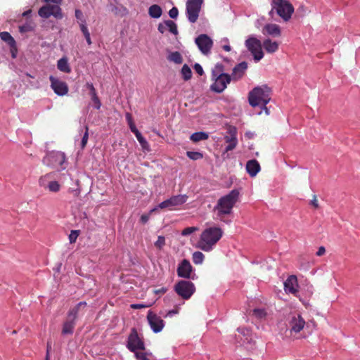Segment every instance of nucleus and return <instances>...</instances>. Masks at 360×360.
<instances>
[{
  "mask_svg": "<svg viewBox=\"0 0 360 360\" xmlns=\"http://www.w3.org/2000/svg\"><path fill=\"white\" fill-rule=\"evenodd\" d=\"M239 192L234 189L217 200L214 207V211L217 212V217L221 221L226 222L224 220V217L232 213L233 208L237 202Z\"/></svg>",
  "mask_w": 360,
  "mask_h": 360,
  "instance_id": "obj_1",
  "label": "nucleus"
},
{
  "mask_svg": "<svg viewBox=\"0 0 360 360\" xmlns=\"http://www.w3.org/2000/svg\"><path fill=\"white\" fill-rule=\"evenodd\" d=\"M222 236L223 231L221 228L217 226L207 228L202 232L197 248L205 252H209L213 249Z\"/></svg>",
  "mask_w": 360,
  "mask_h": 360,
  "instance_id": "obj_2",
  "label": "nucleus"
},
{
  "mask_svg": "<svg viewBox=\"0 0 360 360\" xmlns=\"http://www.w3.org/2000/svg\"><path fill=\"white\" fill-rule=\"evenodd\" d=\"M271 90L266 85L255 87L248 94V101L251 106H262L266 115L269 114L266 105L271 100Z\"/></svg>",
  "mask_w": 360,
  "mask_h": 360,
  "instance_id": "obj_3",
  "label": "nucleus"
},
{
  "mask_svg": "<svg viewBox=\"0 0 360 360\" xmlns=\"http://www.w3.org/2000/svg\"><path fill=\"white\" fill-rule=\"evenodd\" d=\"M271 9L269 13V16L273 18L274 13L281 17L283 21L288 22L294 13V7L288 0H271Z\"/></svg>",
  "mask_w": 360,
  "mask_h": 360,
  "instance_id": "obj_4",
  "label": "nucleus"
},
{
  "mask_svg": "<svg viewBox=\"0 0 360 360\" xmlns=\"http://www.w3.org/2000/svg\"><path fill=\"white\" fill-rule=\"evenodd\" d=\"M204 0H187L186 13L188 20L191 23L197 22Z\"/></svg>",
  "mask_w": 360,
  "mask_h": 360,
  "instance_id": "obj_5",
  "label": "nucleus"
},
{
  "mask_svg": "<svg viewBox=\"0 0 360 360\" xmlns=\"http://www.w3.org/2000/svg\"><path fill=\"white\" fill-rule=\"evenodd\" d=\"M127 348L131 352L137 350L144 351L146 349L143 340L139 336L137 330L131 328L127 338Z\"/></svg>",
  "mask_w": 360,
  "mask_h": 360,
  "instance_id": "obj_6",
  "label": "nucleus"
},
{
  "mask_svg": "<svg viewBox=\"0 0 360 360\" xmlns=\"http://www.w3.org/2000/svg\"><path fill=\"white\" fill-rule=\"evenodd\" d=\"M38 14L43 18H49L51 15L58 20L63 18L62 9L59 5L47 4L41 7L38 11Z\"/></svg>",
  "mask_w": 360,
  "mask_h": 360,
  "instance_id": "obj_7",
  "label": "nucleus"
},
{
  "mask_svg": "<svg viewBox=\"0 0 360 360\" xmlns=\"http://www.w3.org/2000/svg\"><path fill=\"white\" fill-rule=\"evenodd\" d=\"M248 50L252 54L256 62L259 61L264 57L262 46L260 40L255 37H250L245 41Z\"/></svg>",
  "mask_w": 360,
  "mask_h": 360,
  "instance_id": "obj_8",
  "label": "nucleus"
},
{
  "mask_svg": "<svg viewBox=\"0 0 360 360\" xmlns=\"http://www.w3.org/2000/svg\"><path fill=\"white\" fill-rule=\"evenodd\" d=\"M175 292L185 300L189 299L195 290L194 284L188 281H180L174 286Z\"/></svg>",
  "mask_w": 360,
  "mask_h": 360,
  "instance_id": "obj_9",
  "label": "nucleus"
},
{
  "mask_svg": "<svg viewBox=\"0 0 360 360\" xmlns=\"http://www.w3.org/2000/svg\"><path fill=\"white\" fill-rule=\"evenodd\" d=\"M214 82L211 86V89L217 93H221L231 81V77L226 73H220L215 76Z\"/></svg>",
  "mask_w": 360,
  "mask_h": 360,
  "instance_id": "obj_10",
  "label": "nucleus"
},
{
  "mask_svg": "<svg viewBox=\"0 0 360 360\" xmlns=\"http://www.w3.org/2000/svg\"><path fill=\"white\" fill-rule=\"evenodd\" d=\"M195 42L202 53L207 55L210 53L213 46V41L207 34H200L195 38Z\"/></svg>",
  "mask_w": 360,
  "mask_h": 360,
  "instance_id": "obj_11",
  "label": "nucleus"
},
{
  "mask_svg": "<svg viewBox=\"0 0 360 360\" xmlns=\"http://www.w3.org/2000/svg\"><path fill=\"white\" fill-rule=\"evenodd\" d=\"M306 322L300 314H291L288 326L291 334L300 333L304 327Z\"/></svg>",
  "mask_w": 360,
  "mask_h": 360,
  "instance_id": "obj_12",
  "label": "nucleus"
},
{
  "mask_svg": "<svg viewBox=\"0 0 360 360\" xmlns=\"http://www.w3.org/2000/svg\"><path fill=\"white\" fill-rule=\"evenodd\" d=\"M65 161V154L60 152H52L43 159L44 164L51 167H61Z\"/></svg>",
  "mask_w": 360,
  "mask_h": 360,
  "instance_id": "obj_13",
  "label": "nucleus"
},
{
  "mask_svg": "<svg viewBox=\"0 0 360 360\" xmlns=\"http://www.w3.org/2000/svg\"><path fill=\"white\" fill-rule=\"evenodd\" d=\"M147 319L151 329L154 333H158L163 329L165 326L164 321L161 317L158 316L152 311H148L147 314Z\"/></svg>",
  "mask_w": 360,
  "mask_h": 360,
  "instance_id": "obj_14",
  "label": "nucleus"
},
{
  "mask_svg": "<svg viewBox=\"0 0 360 360\" xmlns=\"http://www.w3.org/2000/svg\"><path fill=\"white\" fill-rule=\"evenodd\" d=\"M51 87L58 96H65L68 92V86L66 82L55 78L53 76L49 77Z\"/></svg>",
  "mask_w": 360,
  "mask_h": 360,
  "instance_id": "obj_15",
  "label": "nucleus"
},
{
  "mask_svg": "<svg viewBox=\"0 0 360 360\" xmlns=\"http://www.w3.org/2000/svg\"><path fill=\"white\" fill-rule=\"evenodd\" d=\"M192 271L193 267L188 260L184 259L179 263L177 268V275L179 277L190 278Z\"/></svg>",
  "mask_w": 360,
  "mask_h": 360,
  "instance_id": "obj_16",
  "label": "nucleus"
},
{
  "mask_svg": "<svg viewBox=\"0 0 360 360\" xmlns=\"http://www.w3.org/2000/svg\"><path fill=\"white\" fill-rule=\"evenodd\" d=\"M298 282L296 276H290L284 282V289L287 293L296 295L298 292Z\"/></svg>",
  "mask_w": 360,
  "mask_h": 360,
  "instance_id": "obj_17",
  "label": "nucleus"
},
{
  "mask_svg": "<svg viewBox=\"0 0 360 360\" xmlns=\"http://www.w3.org/2000/svg\"><path fill=\"white\" fill-rule=\"evenodd\" d=\"M248 67V63L245 61L236 65L233 69L232 75L231 76V79L233 81H238L240 79L244 76Z\"/></svg>",
  "mask_w": 360,
  "mask_h": 360,
  "instance_id": "obj_18",
  "label": "nucleus"
},
{
  "mask_svg": "<svg viewBox=\"0 0 360 360\" xmlns=\"http://www.w3.org/2000/svg\"><path fill=\"white\" fill-rule=\"evenodd\" d=\"M262 33L266 36H271L274 37H280L281 34V27L277 24L269 23L265 25L262 28Z\"/></svg>",
  "mask_w": 360,
  "mask_h": 360,
  "instance_id": "obj_19",
  "label": "nucleus"
},
{
  "mask_svg": "<svg viewBox=\"0 0 360 360\" xmlns=\"http://www.w3.org/2000/svg\"><path fill=\"white\" fill-rule=\"evenodd\" d=\"M229 133L231 134V136L225 137L226 142L228 143V145L226 147V151H229L234 149L238 142L236 136V129H231L229 130Z\"/></svg>",
  "mask_w": 360,
  "mask_h": 360,
  "instance_id": "obj_20",
  "label": "nucleus"
},
{
  "mask_svg": "<svg viewBox=\"0 0 360 360\" xmlns=\"http://www.w3.org/2000/svg\"><path fill=\"white\" fill-rule=\"evenodd\" d=\"M246 170L250 176H255L260 170V165L256 160H249L246 164Z\"/></svg>",
  "mask_w": 360,
  "mask_h": 360,
  "instance_id": "obj_21",
  "label": "nucleus"
},
{
  "mask_svg": "<svg viewBox=\"0 0 360 360\" xmlns=\"http://www.w3.org/2000/svg\"><path fill=\"white\" fill-rule=\"evenodd\" d=\"M262 45L265 51L269 53H275L278 51L279 46L276 41H273L270 39H265Z\"/></svg>",
  "mask_w": 360,
  "mask_h": 360,
  "instance_id": "obj_22",
  "label": "nucleus"
},
{
  "mask_svg": "<svg viewBox=\"0 0 360 360\" xmlns=\"http://www.w3.org/2000/svg\"><path fill=\"white\" fill-rule=\"evenodd\" d=\"M86 306V302H79L75 307L71 309L68 314V318L73 320L75 321V320L77 318V314L79 313V311L81 308H84Z\"/></svg>",
  "mask_w": 360,
  "mask_h": 360,
  "instance_id": "obj_23",
  "label": "nucleus"
},
{
  "mask_svg": "<svg viewBox=\"0 0 360 360\" xmlns=\"http://www.w3.org/2000/svg\"><path fill=\"white\" fill-rule=\"evenodd\" d=\"M75 326V321L68 318L66 321L63 323L62 334H72L74 330V328Z\"/></svg>",
  "mask_w": 360,
  "mask_h": 360,
  "instance_id": "obj_24",
  "label": "nucleus"
},
{
  "mask_svg": "<svg viewBox=\"0 0 360 360\" xmlns=\"http://www.w3.org/2000/svg\"><path fill=\"white\" fill-rule=\"evenodd\" d=\"M148 14L153 18H159L162 14V8L159 5L153 4L149 7Z\"/></svg>",
  "mask_w": 360,
  "mask_h": 360,
  "instance_id": "obj_25",
  "label": "nucleus"
},
{
  "mask_svg": "<svg viewBox=\"0 0 360 360\" xmlns=\"http://www.w3.org/2000/svg\"><path fill=\"white\" fill-rule=\"evenodd\" d=\"M188 197L186 195H178L170 198L169 202L172 207L181 205L185 203L187 200Z\"/></svg>",
  "mask_w": 360,
  "mask_h": 360,
  "instance_id": "obj_26",
  "label": "nucleus"
},
{
  "mask_svg": "<svg viewBox=\"0 0 360 360\" xmlns=\"http://www.w3.org/2000/svg\"><path fill=\"white\" fill-rule=\"evenodd\" d=\"M57 67L60 71L65 73H70L71 72V68L68 64V59L65 57L58 60Z\"/></svg>",
  "mask_w": 360,
  "mask_h": 360,
  "instance_id": "obj_27",
  "label": "nucleus"
},
{
  "mask_svg": "<svg viewBox=\"0 0 360 360\" xmlns=\"http://www.w3.org/2000/svg\"><path fill=\"white\" fill-rule=\"evenodd\" d=\"M209 138L208 134L206 132L204 131H198L195 132L193 134H191L190 139L196 143L199 142L200 141L207 140Z\"/></svg>",
  "mask_w": 360,
  "mask_h": 360,
  "instance_id": "obj_28",
  "label": "nucleus"
},
{
  "mask_svg": "<svg viewBox=\"0 0 360 360\" xmlns=\"http://www.w3.org/2000/svg\"><path fill=\"white\" fill-rule=\"evenodd\" d=\"M0 38L2 41L7 43V44L11 46V45H13L15 44V40L14 38L11 35V34L8 32H0Z\"/></svg>",
  "mask_w": 360,
  "mask_h": 360,
  "instance_id": "obj_29",
  "label": "nucleus"
},
{
  "mask_svg": "<svg viewBox=\"0 0 360 360\" xmlns=\"http://www.w3.org/2000/svg\"><path fill=\"white\" fill-rule=\"evenodd\" d=\"M168 59L176 64H181L183 62V58L181 53L178 51L172 52L168 57Z\"/></svg>",
  "mask_w": 360,
  "mask_h": 360,
  "instance_id": "obj_30",
  "label": "nucleus"
},
{
  "mask_svg": "<svg viewBox=\"0 0 360 360\" xmlns=\"http://www.w3.org/2000/svg\"><path fill=\"white\" fill-rule=\"evenodd\" d=\"M181 74L185 81L189 80L192 77V72L189 66L184 64L181 68Z\"/></svg>",
  "mask_w": 360,
  "mask_h": 360,
  "instance_id": "obj_31",
  "label": "nucleus"
},
{
  "mask_svg": "<svg viewBox=\"0 0 360 360\" xmlns=\"http://www.w3.org/2000/svg\"><path fill=\"white\" fill-rule=\"evenodd\" d=\"M165 25H167V28H168L169 31L172 34L174 35H177L179 34L177 25L174 21L171 20H165Z\"/></svg>",
  "mask_w": 360,
  "mask_h": 360,
  "instance_id": "obj_32",
  "label": "nucleus"
},
{
  "mask_svg": "<svg viewBox=\"0 0 360 360\" xmlns=\"http://www.w3.org/2000/svg\"><path fill=\"white\" fill-rule=\"evenodd\" d=\"M205 259V255L199 251H196L193 253L192 259L194 264H200L202 263Z\"/></svg>",
  "mask_w": 360,
  "mask_h": 360,
  "instance_id": "obj_33",
  "label": "nucleus"
},
{
  "mask_svg": "<svg viewBox=\"0 0 360 360\" xmlns=\"http://www.w3.org/2000/svg\"><path fill=\"white\" fill-rule=\"evenodd\" d=\"M47 188L49 191L56 193L58 192L60 189V185L56 181H48Z\"/></svg>",
  "mask_w": 360,
  "mask_h": 360,
  "instance_id": "obj_34",
  "label": "nucleus"
},
{
  "mask_svg": "<svg viewBox=\"0 0 360 360\" xmlns=\"http://www.w3.org/2000/svg\"><path fill=\"white\" fill-rule=\"evenodd\" d=\"M51 174H46L44 176H42L39 179V185L44 188H46L48 185V181H51Z\"/></svg>",
  "mask_w": 360,
  "mask_h": 360,
  "instance_id": "obj_35",
  "label": "nucleus"
},
{
  "mask_svg": "<svg viewBox=\"0 0 360 360\" xmlns=\"http://www.w3.org/2000/svg\"><path fill=\"white\" fill-rule=\"evenodd\" d=\"M134 353L135 354L136 360H150L148 356H150V354H148L141 350H137Z\"/></svg>",
  "mask_w": 360,
  "mask_h": 360,
  "instance_id": "obj_36",
  "label": "nucleus"
},
{
  "mask_svg": "<svg viewBox=\"0 0 360 360\" xmlns=\"http://www.w3.org/2000/svg\"><path fill=\"white\" fill-rule=\"evenodd\" d=\"M80 29L85 37V39H86L87 44L89 45H91L92 44V42H91V37H90V33L88 30L86 25H84V24L81 25Z\"/></svg>",
  "mask_w": 360,
  "mask_h": 360,
  "instance_id": "obj_37",
  "label": "nucleus"
},
{
  "mask_svg": "<svg viewBox=\"0 0 360 360\" xmlns=\"http://www.w3.org/2000/svg\"><path fill=\"white\" fill-rule=\"evenodd\" d=\"M186 155L193 160H198L203 158L202 153L200 152L188 151Z\"/></svg>",
  "mask_w": 360,
  "mask_h": 360,
  "instance_id": "obj_38",
  "label": "nucleus"
},
{
  "mask_svg": "<svg viewBox=\"0 0 360 360\" xmlns=\"http://www.w3.org/2000/svg\"><path fill=\"white\" fill-rule=\"evenodd\" d=\"M75 17L79 20V27H81V25L84 24L86 25V20L84 18L82 12L79 10H75Z\"/></svg>",
  "mask_w": 360,
  "mask_h": 360,
  "instance_id": "obj_39",
  "label": "nucleus"
},
{
  "mask_svg": "<svg viewBox=\"0 0 360 360\" xmlns=\"http://www.w3.org/2000/svg\"><path fill=\"white\" fill-rule=\"evenodd\" d=\"M252 313L253 315L258 319H263L266 315V313L264 309H255Z\"/></svg>",
  "mask_w": 360,
  "mask_h": 360,
  "instance_id": "obj_40",
  "label": "nucleus"
},
{
  "mask_svg": "<svg viewBox=\"0 0 360 360\" xmlns=\"http://www.w3.org/2000/svg\"><path fill=\"white\" fill-rule=\"evenodd\" d=\"M89 139V127L88 126H85V132L83 135V137L81 141V148H84L86 146L87 141Z\"/></svg>",
  "mask_w": 360,
  "mask_h": 360,
  "instance_id": "obj_41",
  "label": "nucleus"
},
{
  "mask_svg": "<svg viewBox=\"0 0 360 360\" xmlns=\"http://www.w3.org/2000/svg\"><path fill=\"white\" fill-rule=\"evenodd\" d=\"M137 140L139 141L143 149L150 150L149 144L142 135H141V136H138Z\"/></svg>",
  "mask_w": 360,
  "mask_h": 360,
  "instance_id": "obj_42",
  "label": "nucleus"
},
{
  "mask_svg": "<svg viewBox=\"0 0 360 360\" xmlns=\"http://www.w3.org/2000/svg\"><path fill=\"white\" fill-rule=\"evenodd\" d=\"M165 245V238L164 236H159L157 241L155 243V246L161 250L162 247Z\"/></svg>",
  "mask_w": 360,
  "mask_h": 360,
  "instance_id": "obj_43",
  "label": "nucleus"
},
{
  "mask_svg": "<svg viewBox=\"0 0 360 360\" xmlns=\"http://www.w3.org/2000/svg\"><path fill=\"white\" fill-rule=\"evenodd\" d=\"M79 231L78 230H73L71 231L70 234L69 235V240L70 243H75L79 236Z\"/></svg>",
  "mask_w": 360,
  "mask_h": 360,
  "instance_id": "obj_44",
  "label": "nucleus"
},
{
  "mask_svg": "<svg viewBox=\"0 0 360 360\" xmlns=\"http://www.w3.org/2000/svg\"><path fill=\"white\" fill-rule=\"evenodd\" d=\"M197 229H198L196 227H187L182 231L181 235L182 236L190 235V234L193 233L194 231H195Z\"/></svg>",
  "mask_w": 360,
  "mask_h": 360,
  "instance_id": "obj_45",
  "label": "nucleus"
},
{
  "mask_svg": "<svg viewBox=\"0 0 360 360\" xmlns=\"http://www.w3.org/2000/svg\"><path fill=\"white\" fill-rule=\"evenodd\" d=\"M179 15V10L176 7H173L169 11V15L171 18H176Z\"/></svg>",
  "mask_w": 360,
  "mask_h": 360,
  "instance_id": "obj_46",
  "label": "nucleus"
},
{
  "mask_svg": "<svg viewBox=\"0 0 360 360\" xmlns=\"http://www.w3.org/2000/svg\"><path fill=\"white\" fill-rule=\"evenodd\" d=\"M9 47H10V52L11 53V57L13 58H15L17 57V53H18V48H17L16 43L14 44L13 45H11Z\"/></svg>",
  "mask_w": 360,
  "mask_h": 360,
  "instance_id": "obj_47",
  "label": "nucleus"
},
{
  "mask_svg": "<svg viewBox=\"0 0 360 360\" xmlns=\"http://www.w3.org/2000/svg\"><path fill=\"white\" fill-rule=\"evenodd\" d=\"M32 30V27L29 25H23L19 26V31L21 33L28 32Z\"/></svg>",
  "mask_w": 360,
  "mask_h": 360,
  "instance_id": "obj_48",
  "label": "nucleus"
},
{
  "mask_svg": "<svg viewBox=\"0 0 360 360\" xmlns=\"http://www.w3.org/2000/svg\"><path fill=\"white\" fill-rule=\"evenodd\" d=\"M91 99H92L93 102H94V104H95V108H96V109H100V108H101V101H100V100H99V98H98V97L97 94H96V95H95V96H93L91 97Z\"/></svg>",
  "mask_w": 360,
  "mask_h": 360,
  "instance_id": "obj_49",
  "label": "nucleus"
},
{
  "mask_svg": "<svg viewBox=\"0 0 360 360\" xmlns=\"http://www.w3.org/2000/svg\"><path fill=\"white\" fill-rule=\"evenodd\" d=\"M193 68H194L195 71L196 72V73L198 74L199 75L201 76L204 74L203 69L199 63H195L194 65Z\"/></svg>",
  "mask_w": 360,
  "mask_h": 360,
  "instance_id": "obj_50",
  "label": "nucleus"
},
{
  "mask_svg": "<svg viewBox=\"0 0 360 360\" xmlns=\"http://www.w3.org/2000/svg\"><path fill=\"white\" fill-rule=\"evenodd\" d=\"M126 119L127 120L130 129H131V127H136L132 120L131 115L130 113L127 112L126 114Z\"/></svg>",
  "mask_w": 360,
  "mask_h": 360,
  "instance_id": "obj_51",
  "label": "nucleus"
},
{
  "mask_svg": "<svg viewBox=\"0 0 360 360\" xmlns=\"http://www.w3.org/2000/svg\"><path fill=\"white\" fill-rule=\"evenodd\" d=\"M151 304H132L131 308L134 309H139L150 307Z\"/></svg>",
  "mask_w": 360,
  "mask_h": 360,
  "instance_id": "obj_52",
  "label": "nucleus"
},
{
  "mask_svg": "<svg viewBox=\"0 0 360 360\" xmlns=\"http://www.w3.org/2000/svg\"><path fill=\"white\" fill-rule=\"evenodd\" d=\"M86 87L89 89L90 91V95L91 96V97L93 96H95L96 95V89L94 88L93 84L91 83H87L86 84Z\"/></svg>",
  "mask_w": 360,
  "mask_h": 360,
  "instance_id": "obj_53",
  "label": "nucleus"
},
{
  "mask_svg": "<svg viewBox=\"0 0 360 360\" xmlns=\"http://www.w3.org/2000/svg\"><path fill=\"white\" fill-rule=\"evenodd\" d=\"M171 205H170V202H169V200H166L163 202H162L160 205H159V207H160L161 209H163V208H167V207H171Z\"/></svg>",
  "mask_w": 360,
  "mask_h": 360,
  "instance_id": "obj_54",
  "label": "nucleus"
},
{
  "mask_svg": "<svg viewBox=\"0 0 360 360\" xmlns=\"http://www.w3.org/2000/svg\"><path fill=\"white\" fill-rule=\"evenodd\" d=\"M166 29L167 25H165V20L164 21L163 23H160L158 25V30L160 33L163 34L166 31Z\"/></svg>",
  "mask_w": 360,
  "mask_h": 360,
  "instance_id": "obj_55",
  "label": "nucleus"
},
{
  "mask_svg": "<svg viewBox=\"0 0 360 360\" xmlns=\"http://www.w3.org/2000/svg\"><path fill=\"white\" fill-rule=\"evenodd\" d=\"M310 204L315 208H319V205L316 195H314L313 199L311 200Z\"/></svg>",
  "mask_w": 360,
  "mask_h": 360,
  "instance_id": "obj_56",
  "label": "nucleus"
},
{
  "mask_svg": "<svg viewBox=\"0 0 360 360\" xmlns=\"http://www.w3.org/2000/svg\"><path fill=\"white\" fill-rule=\"evenodd\" d=\"M238 332L239 333L238 335H243V336H248L250 334L249 330L246 328H238Z\"/></svg>",
  "mask_w": 360,
  "mask_h": 360,
  "instance_id": "obj_57",
  "label": "nucleus"
},
{
  "mask_svg": "<svg viewBox=\"0 0 360 360\" xmlns=\"http://www.w3.org/2000/svg\"><path fill=\"white\" fill-rule=\"evenodd\" d=\"M224 70V67L221 64H217L215 66L214 70H213V76H217L216 72H222Z\"/></svg>",
  "mask_w": 360,
  "mask_h": 360,
  "instance_id": "obj_58",
  "label": "nucleus"
},
{
  "mask_svg": "<svg viewBox=\"0 0 360 360\" xmlns=\"http://www.w3.org/2000/svg\"><path fill=\"white\" fill-rule=\"evenodd\" d=\"M326 253V249L323 246L319 247L318 251L316 252V255L321 257Z\"/></svg>",
  "mask_w": 360,
  "mask_h": 360,
  "instance_id": "obj_59",
  "label": "nucleus"
},
{
  "mask_svg": "<svg viewBox=\"0 0 360 360\" xmlns=\"http://www.w3.org/2000/svg\"><path fill=\"white\" fill-rule=\"evenodd\" d=\"M166 292H167V288H160V289H158V290H154V293H155V294H160V295H163V294H165Z\"/></svg>",
  "mask_w": 360,
  "mask_h": 360,
  "instance_id": "obj_60",
  "label": "nucleus"
},
{
  "mask_svg": "<svg viewBox=\"0 0 360 360\" xmlns=\"http://www.w3.org/2000/svg\"><path fill=\"white\" fill-rule=\"evenodd\" d=\"M131 131L134 134L136 139L138 138V136H141V132L137 129L136 127H131Z\"/></svg>",
  "mask_w": 360,
  "mask_h": 360,
  "instance_id": "obj_61",
  "label": "nucleus"
},
{
  "mask_svg": "<svg viewBox=\"0 0 360 360\" xmlns=\"http://www.w3.org/2000/svg\"><path fill=\"white\" fill-rule=\"evenodd\" d=\"M131 131L134 134L136 139L138 138V136H141V132L137 129L136 127H131Z\"/></svg>",
  "mask_w": 360,
  "mask_h": 360,
  "instance_id": "obj_62",
  "label": "nucleus"
},
{
  "mask_svg": "<svg viewBox=\"0 0 360 360\" xmlns=\"http://www.w3.org/2000/svg\"><path fill=\"white\" fill-rule=\"evenodd\" d=\"M131 131L134 134L136 139L138 138V136H141V132L137 129L136 127H131Z\"/></svg>",
  "mask_w": 360,
  "mask_h": 360,
  "instance_id": "obj_63",
  "label": "nucleus"
},
{
  "mask_svg": "<svg viewBox=\"0 0 360 360\" xmlns=\"http://www.w3.org/2000/svg\"><path fill=\"white\" fill-rule=\"evenodd\" d=\"M149 219V215L148 214H143L141 217L140 221L143 224H146Z\"/></svg>",
  "mask_w": 360,
  "mask_h": 360,
  "instance_id": "obj_64",
  "label": "nucleus"
}]
</instances>
